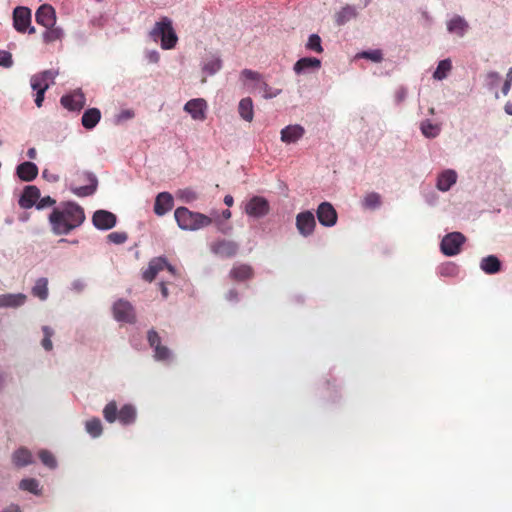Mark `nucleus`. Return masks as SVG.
Returning a JSON list of instances; mask_svg holds the SVG:
<instances>
[{
    "mask_svg": "<svg viewBox=\"0 0 512 512\" xmlns=\"http://www.w3.org/2000/svg\"><path fill=\"white\" fill-rule=\"evenodd\" d=\"M224 203H225L227 206L231 207V206L233 205V203H234V199H233V197H232L231 195H226V196L224 197Z\"/></svg>",
    "mask_w": 512,
    "mask_h": 512,
    "instance_id": "60",
    "label": "nucleus"
},
{
    "mask_svg": "<svg viewBox=\"0 0 512 512\" xmlns=\"http://www.w3.org/2000/svg\"><path fill=\"white\" fill-rule=\"evenodd\" d=\"M316 227L314 214L311 211L300 212L296 216V228L303 237L313 234Z\"/></svg>",
    "mask_w": 512,
    "mask_h": 512,
    "instance_id": "9",
    "label": "nucleus"
},
{
    "mask_svg": "<svg viewBox=\"0 0 512 512\" xmlns=\"http://www.w3.org/2000/svg\"><path fill=\"white\" fill-rule=\"evenodd\" d=\"M448 31L463 36L469 28L466 20L460 16L453 17L447 24Z\"/></svg>",
    "mask_w": 512,
    "mask_h": 512,
    "instance_id": "31",
    "label": "nucleus"
},
{
    "mask_svg": "<svg viewBox=\"0 0 512 512\" xmlns=\"http://www.w3.org/2000/svg\"><path fill=\"white\" fill-rule=\"evenodd\" d=\"M85 220V213L81 206L68 202L55 208L49 215L52 231L56 235H66L79 227Z\"/></svg>",
    "mask_w": 512,
    "mask_h": 512,
    "instance_id": "1",
    "label": "nucleus"
},
{
    "mask_svg": "<svg viewBox=\"0 0 512 512\" xmlns=\"http://www.w3.org/2000/svg\"><path fill=\"white\" fill-rule=\"evenodd\" d=\"M17 176L25 182L33 181L38 175V167L35 163L26 161L16 168Z\"/></svg>",
    "mask_w": 512,
    "mask_h": 512,
    "instance_id": "19",
    "label": "nucleus"
},
{
    "mask_svg": "<svg viewBox=\"0 0 512 512\" xmlns=\"http://www.w3.org/2000/svg\"><path fill=\"white\" fill-rule=\"evenodd\" d=\"M107 239L114 244H123L128 239V236L125 232H112L108 234Z\"/></svg>",
    "mask_w": 512,
    "mask_h": 512,
    "instance_id": "46",
    "label": "nucleus"
},
{
    "mask_svg": "<svg viewBox=\"0 0 512 512\" xmlns=\"http://www.w3.org/2000/svg\"><path fill=\"white\" fill-rule=\"evenodd\" d=\"M257 90L261 91L263 93V97L266 98V99H271V98H274L276 97L277 95L280 94V90L278 89H275L273 90L266 81H264L263 79L261 80V82L258 84V88Z\"/></svg>",
    "mask_w": 512,
    "mask_h": 512,
    "instance_id": "40",
    "label": "nucleus"
},
{
    "mask_svg": "<svg viewBox=\"0 0 512 512\" xmlns=\"http://www.w3.org/2000/svg\"><path fill=\"white\" fill-rule=\"evenodd\" d=\"M19 488L24 491H28L35 495L41 494V489L39 487V482L34 478H27L21 480L19 483Z\"/></svg>",
    "mask_w": 512,
    "mask_h": 512,
    "instance_id": "37",
    "label": "nucleus"
},
{
    "mask_svg": "<svg viewBox=\"0 0 512 512\" xmlns=\"http://www.w3.org/2000/svg\"><path fill=\"white\" fill-rule=\"evenodd\" d=\"M39 198L40 190L36 186H26L19 199V206L23 209H30L37 204Z\"/></svg>",
    "mask_w": 512,
    "mask_h": 512,
    "instance_id": "17",
    "label": "nucleus"
},
{
    "mask_svg": "<svg viewBox=\"0 0 512 512\" xmlns=\"http://www.w3.org/2000/svg\"><path fill=\"white\" fill-rule=\"evenodd\" d=\"M269 211V202L261 196L252 197L245 206L246 214L254 218L264 217Z\"/></svg>",
    "mask_w": 512,
    "mask_h": 512,
    "instance_id": "7",
    "label": "nucleus"
},
{
    "mask_svg": "<svg viewBox=\"0 0 512 512\" xmlns=\"http://www.w3.org/2000/svg\"><path fill=\"white\" fill-rule=\"evenodd\" d=\"M174 216L178 226L182 230H198L207 227L212 223V219L202 213L192 212L186 207H179L175 210Z\"/></svg>",
    "mask_w": 512,
    "mask_h": 512,
    "instance_id": "2",
    "label": "nucleus"
},
{
    "mask_svg": "<svg viewBox=\"0 0 512 512\" xmlns=\"http://www.w3.org/2000/svg\"><path fill=\"white\" fill-rule=\"evenodd\" d=\"M451 70H452L451 60L450 59L441 60L438 63V66L433 73V77L436 80H443L448 76V74L450 73Z\"/></svg>",
    "mask_w": 512,
    "mask_h": 512,
    "instance_id": "34",
    "label": "nucleus"
},
{
    "mask_svg": "<svg viewBox=\"0 0 512 512\" xmlns=\"http://www.w3.org/2000/svg\"><path fill=\"white\" fill-rule=\"evenodd\" d=\"M61 105L70 111H80L85 105V96L80 91L64 95L60 99Z\"/></svg>",
    "mask_w": 512,
    "mask_h": 512,
    "instance_id": "15",
    "label": "nucleus"
},
{
    "mask_svg": "<svg viewBox=\"0 0 512 512\" xmlns=\"http://www.w3.org/2000/svg\"><path fill=\"white\" fill-rule=\"evenodd\" d=\"M103 416L109 423L118 419L121 424L130 425L136 420V410L132 405L126 404L118 411L116 402L111 401L104 407Z\"/></svg>",
    "mask_w": 512,
    "mask_h": 512,
    "instance_id": "4",
    "label": "nucleus"
},
{
    "mask_svg": "<svg viewBox=\"0 0 512 512\" xmlns=\"http://www.w3.org/2000/svg\"><path fill=\"white\" fill-rule=\"evenodd\" d=\"M100 118V110L97 108H90L84 112L81 122L86 129H92L98 124Z\"/></svg>",
    "mask_w": 512,
    "mask_h": 512,
    "instance_id": "30",
    "label": "nucleus"
},
{
    "mask_svg": "<svg viewBox=\"0 0 512 512\" xmlns=\"http://www.w3.org/2000/svg\"><path fill=\"white\" fill-rule=\"evenodd\" d=\"M42 331H43V334H44V337H43L42 342H41L42 347L46 351H51L52 348H53V344H52L51 338L54 335V331L49 326H43L42 327Z\"/></svg>",
    "mask_w": 512,
    "mask_h": 512,
    "instance_id": "41",
    "label": "nucleus"
},
{
    "mask_svg": "<svg viewBox=\"0 0 512 512\" xmlns=\"http://www.w3.org/2000/svg\"><path fill=\"white\" fill-rule=\"evenodd\" d=\"M148 58L150 62L157 63L159 61V54L156 51H153L149 53Z\"/></svg>",
    "mask_w": 512,
    "mask_h": 512,
    "instance_id": "58",
    "label": "nucleus"
},
{
    "mask_svg": "<svg viewBox=\"0 0 512 512\" xmlns=\"http://www.w3.org/2000/svg\"><path fill=\"white\" fill-rule=\"evenodd\" d=\"M184 110L190 114L192 119L204 121L206 119L207 102L203 98L191 99L184 105Z\"/></svg>",
    "mask_w": 512,
    "mask_h": 512,
    "instance_id": "12",
    "label": "nucleus"
},
{
    "mask_svg": "<svg viewBox=\"0 0 512 512\" xmlns=\"http://www.w3.org/2000/svg\"><path fill=\"white\" fill-rule=\"evenodd\" d=\"M159 287H160V291H161V294H162L163 298H167L169 293H168V288L166 286V283L165 282H160L159 283Z\"/></svg>",
    "mask_w": 512,
    "mask_h": 512,
    "instance_id": "56",
    "label": "nucleus"
},
{
    "mask_svg": "<svg viewBox=\"0 0 512 512\" xmlns=\"http://www.w3.org/2000/svg\"><path fill=\"white\" fill-rule=\"evenodd\" d=\"M226 299L228 301H237L238 300V292L236 289H231L226 294Z\"/></svg>",
    "mask_w": 512,
    "mask_h": 512,
    "instance_id": "55",
    "label": "nucleus"
},
{
    "mask_svg": "<svg viewBox=\"0 0 512 512\" xmlns=\"http://www.w3.org/2000/svg\"><path fill=\"white\" fill-rule=\"evenodd\" d=\"M511 82L512 81H509V80H506L503 87H502V92L504 95H507L508 92L510 91V88H511Z\"/></svg>",
    "mask_w": 512,
    "mask_h": 512,
    "instance_id": "59",
    "label": "nucleus"
},
{
    "mask_svg": "<svg viewBox=\"0 0 512 512\" xmlns=\"http://www.w3.org/2000/svg\"><path fill=\"white\" fill-rule=\"evenodd\" d=\"M64 36V31L62 28L55 26H50L46 28V31L43 33V40L46 43H52L58 40H61Z\"/></svg>",
    "mask_w": 512,
    "mask_h": 512,
    "instance_id": "35",
    "label": "nucleus"
},
{
    "mask_svg": "<svg viewBox=\"0 0 512 512\" xmlns=\"http://www.w3.org/2000/svg\"><path fill=\"white\" fill-rule=\"evenodd\" d=\"M26 298V295L22 293L2 294L0 295V307H19L25 303Z\"/></svg>",
    "mask_w": 512,
    "mask_h": 512,
    "instance_id": "26",
    "label": "nucleus"
},
{
    "mask_svg": "<svg viewBox=\"0 0 512 512\" xmlns=\"http://www.w3.org/2000/svg\"><path fill=\"white\" fill-rule=\"evenodd\" d=\"M37 91L36 97H35V104L38 108H40L43 104L45 92L43 89H35Z\"/></svg>",
    "mask_w": 512,
    "mask_h": 512,
    "instance_id": "54",
    "label": "nucleus"
},
{
    "mask_svg": "<svg viewBox=\"0 0 512 512\" xmlns=\"http://www.w3.org/2000/svg\"><path fill=\"white\" fill-rule=\"evenodd\" d=\"M41 78H45L46 81H49L50 84H54L55 78H56V72L53 70H45L40 73H38Z\"/></svg>",
    "mask_w": 512,
    "mask_h": 512,
    "instance_id": "53",
    "label": "nucleus"
},
{
    "mask_svg": "<svg viewBox=\"0 0 512 512\" xmlns=\"http://www.w3.org/2000/svg\"><path fill=\"white\" fill-rule=\"evenodd\" d=\"M173 207V198L168 192H161L157 195L155 204H154V212L155 214L162 216L166 214Z\"/></svg>",
    "mask_w": 512,
    "mask_h": 512,
    "instance_id": "20",
    "label": "nucleus"
},
{
    "mask_svg": "<svg viewBox=\"0 0 512 512\" xmlns=\"http://www.w3.org/2000/svg\"><path fill=\"white\" fill-rule=\"evenodd\" d=\"M238 112L240 117L247 121L251 122L254 117V109H253V101L250 97H246L240 100L238 105Z\"/></svg>",
    "mask_w": 512,
    "mask_h": 512,
    "instance_id": "29",
    "label": "nucleus"
},
{
    "mask_svg": "<svg viewBox=\"0 0 512 512\" xmlns=\"http://www.w3.org/2000/svg\"><path fill=\"white\" fill-rule=\"evenodd\" d=\"M167 260L164 257H155L149 261L147 269L142 273V278L147 282H152L158 273L165 269Z\"/></svg>",
    "mask_w": 512,
    "mask_h": 512,
    "instance_id": "16",
    "label": "nucleus"
},
{
    "mask_svg": "<svg viewBox=\"0 0 512 512\" xmlns=\"http://www.w3.org/2000/svg\"><path fill=\"white\" fill-rule=\"evenodd\" d=\"M35 20L45 28L53 26L56 23L55 9L49 4L41 5L35 13Z\"/></svg>",
    "mask_w": 512,
    "mask_h": 512,
    "instance_id": "14",
    "label": "nucleus"
},
{
    "mask_svg": "<svg viewBox=\"0 0 512 512\" xmlns=\"http://www.w3.org/2000/svg\"><path fill=\"white\" fill-rule=\"evenodd\" d=\"M178 196L180 199L187 203L195 201L198 198L197 193L191 188L180 190L178 192Z\"/></svg>",
    "mask_w": 512,
    "mask_h": 512,
    "instance_id": "44",
    "label": "nucleus"
},
{
    "mask_svg": "<svg viewBox=\"0 0 512 512\" xmlns=\"http://www.w3.org/2000/svg\"><path fill=\"white\" fill-rule=\"evenodd\" d=\"M165 268H166V269H167V270H168L172 275H175V274H176V270H175V268H174L172 265H170L168 262H167V265H166V267H165Z\"/></svg>",
    "mask_w": 512,
    "mask_h": 512,
    "instance_id": "64",
    "label": "nucleus"
},
{
    "mask_svg": "<svg viewBox=\"0 0 512 512\" xmlns=\"http://www.w3.org/2000/svg\"><path fill=\"white\" fill-rule=\"evenodd\" d=\"M360 57L370 59L373 62H380L382 60V53L380 50L365 51L360 54Z\"/></svg>",
    "mask_w": 512,
    "mask_h": 512,
    "instance_id": "49",
    "label": "nucleus"
},
{
    "mask_svg": "<svg viewBox=\"0 0 512 512\" xmlns=\"http://www.w3.org/2000/svg\"><path fill=\"white\" fill-rule=\"evenodd\" d=\"M465 241L466 237L461 232L448 233L441 241V251L446 256L458 255Z\"/></svg>",
    "mask_w": 512,
    "mask_h": 512,
    "instance_id": "6",
    "label": "nucleus"
},
{
    "mask_svg": "<svg viewBox=\"0 0 512 512\" xmlns=\"http://www.w3.org/2000/svg\"><path fill=\"white\" fill-rule=\"evenodd\" d=\"M0 512H21L18 505L11 504Z\"/></svg>",
    "mask_w": 512,
    "mask_h": 512,
    "instance_id": "57",
    "label": "nucleus"
},
{
    "mask_svg": "<svg viewBox=\"0 0 512 512\" xmlns=\"http://www.w3.org/2000/svg\"><path fill=\"white\" fill-rule=\"evenodd\" d=\"M363 204L368 209H375L381 204V197L378 193L372 192L365 196Z\"/></svg>",
    "mask_w": 512,
    "mask_h": 512,
    "instance_id": "39",
    "label": "nucleus"
},
{
    "mask_svg": "<svg viewBox=\"0 0 512 512\" xmlns=\"http://www.w3.org/2000/svg\"><path fill=\"white\" fill-rule=\"evenodd\" d=\"M318 221L325 227H332L337 223L338 215L329 202H322L316 211Z\"/></svg>",
    "mask_w": 512,
    "mask_h": 512,
    "instance_id": "10",
    "label": "nucleus"
},
{
    "mask_svg": "<svg viewBox=\"0 0 512 512\" xmlns=\"http://www.w3.org/2000/svg\"><path fill=\"white\" fill-rule=\"evenodd\" d=\"M420 129H421V132L423 133V135L428 137V138H434L440 132V126L439 125L432 124V123H430L428 121L422 122Z\"/></svg>",
    "mask_w": 512,
    "mask_h": 512,
    "instance_id": "38",
    "label": "nucleus"
},
{
    "mask_svg": "<svg viewBox=\"0 0 512 512\" xmlns=\"http://www.w3.org/2000/svg\"><path fill=\"white\" fill-rule=\"evenodd\" d=\"M30 84L32 89H43L47 91L51 86L49 81H46L45 78H41L39 74H35L30 79Z\"/></svg>",
    "mask_w": 512,
    "mask_h": 512,
    "instance_id": "43",
    "label": "nucleus"
},
{
    "mask_svg": "<svg viewBox=\"0 0 512 512\" xmlns=\"http://www.w3.org/2000/svg\"><path fill=\"white\" fill-rule=\"evenodd\" d=\"M154 353V356L157 360H167L170 357V350L161 344L156 346Z\"/></svg>",
    "mask_w": 512,
    "mask_h": 512,
    "instance_id": "47",
    "label": "nucleus"
},
{
    "mask_svg": "<svg viewBox=\"0 0 512 512\" xmlns=\"http://www.w3.org/2000/svg\"><path fill=\"white\" fill-rule=\"evenodd\" d=\"M36 155H37V151L35 148H30L28 149L27 151V156L30 158V159H35L36 158Z\"/></svg>",
    "mask_w": 512,
    "mask_h": 512,
    "instance_id": "61",
    "label": "nucleus"
},
{
    "mask_svg": "<svg viewBox=\"0 0 512 512\" xmlns=\"http://www.w3.org/2000/svg\"><path fill=\"white\" fill-rule=\"evenodd\" d=\"M85 176H86L87 180L89 181L88 185L71 188V191L79 197H85V196L92 195L96 191V188H97L96 177L91 173H86Z\"/></svg>",
    "mask_w": 512,
    "mask_h": 512,
    "instance_id": "24",
    "label": "nucleus"
},
{
    "mask_svg": "<svg viewBox=\"0 0 512 512\" xmlns=\"http://www.w3.org/2000/svg\"><path fill=\"white\" fill-rule=\"evenodd\" d=\"M504 109L507 114L512 115V102H507Z\"/></svg>",
    "mask_w": 512,
    "mask_h": 512,
    "instance_id": "63",
    "label": "nucleus"
},
{
    "mask_svg": "<svg viewBox=\"0 0 512 512\" xmlns=\"http://www.w3.org/2000/svg\"><path fill=\"white\" fill-rule=\"evenodd\" d=\"M457 180V173L454 170L447 169L439 174L437 178V188L440 191H448Z\"/></svg>",
    "mask_w": 512,
    "mask_h": 512,
    "instance_id": "22",
    "label": "nucleus"
},
{
    "mask_svg": "<svg viewBox=\"0 0 512 512\" xmlns=\"http://www.w3.org/2000/svg\"><path fill=\"white\" fill-rule=\"evenodd\" d=\"M56 203V200L53 199L50 196H45L41 198L39 201H37L36 208L37 209H44L46 207H51Z\"/></svg>",
    "mask_w": 512,
    "mask_h": 512,
    "instance_id": "52",
    "label": "nucleus"
},
{
    "mask_svg": "<svg viewBox=\"0 0 512 512\" xmlns=\"http://www.w3.org/2000/svg\"><path fill=\"white\" fill-rule=\"evenodd\" d=\"M85 429L93 438L99 437L103 432V426L99 418H92L85 423Z\"/></svg>",
    "mask_w": 512,
    "mask_h": 512,
    "instance_id": "36",
    "label": "nucleus"
},
{
    "mask_svg": "<svg viewBox=\"0 0 512 512\" xmlns=\"http://www.w3.org/2000/svg\"><path fill=\"white\" fill-rule=\"evenodd\" d=\"M305 134V129L298 124L288 125L281 130V141L290 144L301 139Z\"/></svg>",
    "mask_w": 512,
    "mask_h": 512,
    "instance_id": "18",
    "label": "nucleus"
},
{
    "mask_svg": "<svg viewBox=\"0 0 512 512\" xmlns=\"http://www.w3.org/2000/svg\"><path fill=\"white\" fill-rule=\"evenodd\" d=\"M113 314L117 321L134 323L135 312L133 306L125 300H118L113 305Z\"/></svg>",
    "mask_w": 512,
    "mask_h": 512,
    "instance_id": "11",
    "label": "nucleus"
},
{
    "mask_svg": "<svg viewBox=\"0 0 512 512\" xmlns=\"http://www.w3.org/2000/svg\"><path fill=\"white\" fill-rule=\"evenodd\" d=\"M321 66V61L314 57H305L299 59L294 65V71L297 74L304 73L309 69H318Z\"/></svg>",
    "mask_w": 512,
    "mask_h": 512,
    "instance_id": "27",
    "label": "nucleus"
},
{
    "mask_svg": "<svg viewBox=\"0 0 512 512\" xmlns=\"http://www.w3.org/2000/svg\"><path fill=\"white\" fill-rule=\"evenodd\" d=\"M93 225L99 230H109L116 225V215L107 210H97L92 216Z\"/></svg>",
    "mask_w": 512,
    "mask_h": 512,
    "instance_id": "13",
    "label": "nucleus"
},
{
    "mask_svg": "<svg viewBox=\"0 0 512 512\" xmlns=\"http://www.w3.org/2000/svg\"><path fill=\"white\" fill-rule=\"evenodd\" d=\"M147 339L149 345L154 349L156 348V346L161 344L160 336L155 330L148 331Z\"/></svg>",
    "mask_w": 512,
    "mask_h": 512,
    "instance_id": "51",
    "label": "nucleus"
},
{
    "mask_svg": "<svg viewBox=\"0 0 512 512\" xmlns=\"http://www.w3.org/2000/svg\"><path fill=\"white\" fill-rule=\"evenodd\" d=\"M263 79L262 74L251 69H243L240 73V80L244 86H247L251 91L258 88V84Z\"/></svg>",
    "mask_w": 512,
    "mask_h": 512,
    "instance_id": "21",
    "label": "nucleus"
},
{
    "mask_svg": "<svg viewBox=\"0 0 512 512\" xmlns=\"http://www.w3.org/2000/svg\"><path fill=\"white\" fill-rule=\"evenodd\" d=\"M13 64L12 55L8 51L0 50V66L10 67Z\"/></svg>",
    "mask_w": 512,
    "mask_h": 512,
    "instance_id": "50",
    "label": "nucleus"
},
{
    "mask_svg": "<svg viewBox=\"0 0 512 512\" xmlns=\"http://www.w3.org/2000/svg\"><path fill=\"white\" fill-rule=\"evenodd\" d=\"M150 36L154 41L161 40V47L165 50L172 49L176 46L178 37L172 26V21L168 17H162L155 23L150 31Z\"/></svg>",
    "mask_w": 512,
    "mask_h": 512,
    "instance_id": "3",
    "label": "nucleus"
},
{
    "mask_svg": "<svg viewBox=\"0 0 512 512\" xmlns=\"http://www.w3.org/2000/svg\"><path fill=\"white\" fill-rule=\"evenodd\" d=\"M12 462L17 467H25L33 462L32 453L28 449L21 447L12 454Z\"/></svg>",
    "mask_w": 512,
    "mask_h": 512,
    "instance_id": "28",
    "label": "nucleus"
},
{
    "mask_svg": "<svg viewBox=\"0 0 512 512\" xmlns=\"http://www.w3.org/2000/svg\"><path fill=\"white\" fill-rule=\"evenodd\" d=\"M221 68V60L219 58L212 59L211 61L207 62L203 69L207 71L209 74H214L217 71H219Z\"/></svg>",
    "mask_w": 512,
    "mask_h": 512,
    "instance_id": "48",
    "label": "nucleus"
},
{
    "mask_svg": "<svg viewBox=\"0 0 512 512\" xmlns=\"http://www.w3.org/2000/svg\"><path fill=\"white\" fill-rule=\"evenodd\" d=\"M39 458L42 461V463L48 468L53 469L57 466V462L54 455L48 450H40Z\"/></svg>",
    "mask_w": 512,
    "mask_h": 512,
    "instance_id": "42",
    "label": "nucleus"
},
{
    "mask_svg": "<svg viewBox=\"0 0 512 512\" xmlns=\"http://www.w3.org/2000/svg\"><path fill=\"white\" fill-rule=\"evenodd\" d=\"M210 250L222 258H232L239 250V245L232 240L221 239L211 243Z\"/></svg>",
    "mask_w": 512,
    "mask_h": 512,
    "instance_id": "8",
    "label": "nucleus"
},
{
    "mask_svg": "<svg viewBox=\"0 0 512 512\" xmlns=\"http://www.w3.org/2000/svg\"><path fill=\"white\" fill-rule=\"evenodd\" d=\"M31 10L25 6H17L13 10V27L19 33L34 34L35 27L31 25Z\"/></svg>",
    "mask_w": 512,
    "mask_h": 512,
    "instance_id": "5",
    "label": "nucleus"
},
{
    "mask_svg": "<svg viewBox=\"0 0 512 512\" xmlns=\"http://www.w3.org/2000/svg\"><path fill=\"white\" fill-rule=\"evenodd\" d=\"M33 296L39 298L40 300H46L48 298V280L47 278H39L37 279L35 285L32 288Z\"/></svg>",
    "mask_w": 512,
    "mask_h": 512,
    "instance_id": "33",
    "label": "nucleus"
},
{
    "mask_svg": "<svg viewBox=\"0 0 512 512\" xmlns=\"http://www.w3.org/2000/svg\"><path fill=\"white\" fill-rule=\"evenodd\" d=\"M405 97V91L403 89L397 91L396 98L398 101H402Z\"/></svg>",
    "mask_w": 512,
    "mask_h": 512,
    "instance_id": "62",
    "label": "nucleus"
},
{
    "mask_svg": "<svg viewBox=\"0 0 512 512\" xmlns=\"http://www.w3.org/2000/svg\"><path fill=\"white\" fill-rule=\"evenodd\" d=\"M229 275L235 281H245L253 276V269L250 265L238 264L233 266Z\"/></svg>",
    "mask_w": 512,
    "mask_h": 512,
    "instance_id": "25",
    "label": "nucleus"
},
{
    "mask_svg": "<svg viewBox=\"0 0 512 512\" xmlns=\"http://www.w3.org/2000/svg\"><path fill=\"white\" fill-rule=\"evenodd\" d=\"M307 48L310 49V50H313L317 53H321L323 51L322 49V46H321V39L318 35L316 34H312L310 37H309V40H308V43H307Z\"/></svg>",
    "mask_w": 512,
    "mask_h": 512,
    "instance_id": "45",
    "label": "nucleus"
},
{
    "mask_svg": "<svg viewBox=\"0 0 512 512\" xmlns=\"http://www.w3.org/2000/svg\"><path fill=\"white\" fill-rule=\"evenodd\" d=\"M501 266V261L494 255L486 256L480 262L481 270L489 275L500 272Z\"/></svg>",
    "mask_w": 512,
    "mask_h": 512,
    "instance_id": "23",
    "label": "nucleus"
},
{
    "mask_svg": "<svg viewBox=\"0 0 512 512\" xmlns=\"http://www.w3.org/2000/svg\"><path fill=\"white\" fill-rule=\"evenodd\" d=\"M357 15L356 9L353 6L347 5L343 7L335 15V21L337 25H344L346 22L355 18Z\"/></svg>",
    "mask_w": 512,
    "mask_h": 512,
    "instance_id": "32",
    "label": "nucleus"
}]
</instances>
